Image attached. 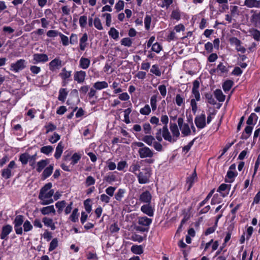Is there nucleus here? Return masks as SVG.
I'll return each instance as SVG.
<instances>
[{
    "label": "nucleus",
    "mask_w": 260,
    "mask_h": 260,
    "mask_svg": "<svg viewBox=\"0 0 260 260\" xmlns=\"http://www.w3.org/2000/svg\"><path fill=\"white\" fill-rule=\"evenodd\" d=\"M52 183L49 182L46 184L41 189L39 194V199L41 201V204L47 205L53 203L52 197L54 192L52 187Z\"/></svg>",
    "instance_id": "nucleus-1"
},
{
    "label": "nucleus",
    "mask_w": 260,
    "mask_h": 260,
    "mask_svg": "<svg viewBox=\"0 0 260 260\" xmlns=\"http://www.w3.org/2000/svg\"><path fill=\"white\" fill-rule=\"evenodd\" d=\"M155 138L159 142L162 141V138L166 141L171 143L175 142V139L172 138L170 132L169 131L168 125H164L162 128L157 129V132L155 134Z\"/></svg>",
    "instance_id": "nucleus-2"
},
{
    "label": "nucleus",
    "mask_w": 260,
    "mask_h": 260,
    "mask_svg": "<svg viewBox=\"0 0 260 260\" xmlns=\"http://www.w3.org/2000/svg\"><path fill=\"white\" fill-rule=\"evenodd\" d=\"M142 140L149 146H153L154 148L157 151H161L163 149L160 142L156 141L155 138L152 135H145Z\"/></svg>",
    "instance_id": "nucleus-3"
},
{
    "label": "nucleus",
    "mask_w": 260,
    "mask_h": 260,
    "mask_svg": "<svg viewBox=\"0 0 260 260\" xmlns=\"http://www.w3.org/2000/svg\"><path fill=\"white\" fill-rule=\"evenodd\" d=\"M150 176V171L148 168L142 169V171L137 174L139 183L140 184L147 183L149 181Z\"/></svg>",
    "instance_id": "nucleus-4"
},
{
    "label": "nucleus",
    "mask_w": 260,
    "mask_h": 260,
    "mask_svg": "<svg viewBox=\"0 0 260 260\" xmlns=\"http://www.w3.org/2000/svg\"><path fill=\"white\" fill-rule=\"evenodd\" d=\"M26 67V61L23 59L18 60L16 62L11 63L10 70L17 73L20 71L24 69Z\"/></svg>",
    "instance_id": "nucleus-5"
},
{
    "label": "nucleus",
    "mask_w": 260,
    "mask_h": 260,
    "mask_svg": "<svg viewBox=\"0 0 260 260\" xmlns=\"http://www.w3.org/2000/svg\"><path fill=\"white\" fill-rule=\"evenodd\" d=\"M24 221V217L21 215H19L16 216L13 223L14 224V229L16 233L18 235H22L23 233L21 225Z\"/></svg>",
    "instance_id": "nucleus-6"
},
{
    "label": "nucleus",
    "mask_w": 260,
    "mask_h": 260,
    "mask_svg": "<svg viewBox=\"0 0 260 260\" xmlns=\"http://www.w3.org/2000/svg\"><path fill=\"white\" fill-rule=\"evenodd\" d=\"M251 15L250 16V21L255 27L260 25V11L251 10L250 11Z\"/></svg>",
    "instance_id": "nucleus-7"
},
{
    "label": "nucleus",
    "mask_w": 260,
    "mask_h": 260,
    "mask_svg": "<svg viewBox=\"0 0 260 260\" xmlns=\"http://www.w3.org/2000/svg\"><path fill=\"white\" fill-rule=\"evenodd\" d=\"M138 153L141 158L146 157L151 158L153 157L154 155L153 151L147 146L143 148H140Z\"/></svg>",
    "instance_id": "nucleus-8"
},
{
    "label": "nucleus",
    "mask_w": 260,
    "mask_h": 260,
    "mask_svg": "<svg viewBox=\"0 0 260 260\" xmlns=\"http://www.w3.org/2000/svg\"><path fill=\"white\" fill-rule=\"evenodd\" d=\"M194 123L198 128L200 129L204 128L206 125L205 114L202 113L201 115L196 117Z\"/></svg>",
    "instance_id": "nucleus-9"
},
{
    "label": "nucleus",
    "mask_w": 260,
    "mask_h": 260,
    "mask_svg": "<svg viewBox=\"0 0 260 260\" xmlns=\"http://www.w3.org/2000/svg\"><path fill=\"white\" fill-rule=\"evenodd\" d=\"M12 226L10 224L4 225L2 228V232L0 234L1 239L7 240L8 239V235L12 231Z\"/></svg>",
    "instance_id": "nucleus-10"
},
{
    "label": "nucleus",
    "mask_w": 260,
    "mask_h": 260,
    "mask_svg": "<svg viewBox=\"0 0 260 260\" xmlns=\"http://www.w3.org/2000/svg\"><path fill=\"white\" fill-rule=\"evenodd\" d=\"M61 66L62 61L59 57L54 58L49 64V70L53 72L59 69Z\"/></svg>",
    "instance_id": "nucleus-11"
},
{
    "label": "nucleus",
    "mask_w": 260,
    "mask_h": 260,
    "mask_svg": "<svg viewBox=\"0 0 260 260\" xmlns=\"http://www.w3.org/2000/svg\"><path fill=\"white\" fill-rule=\"evenodd\" d=\"M86 73L85 71H79L75 72L74 75V80L78 83H83L85 80Z\"/></svg>",
    "instance_id": "nucleus-12"
},
{
    "label": "nucleus",
    "mask_w": 260,
    "mask_h": 260,
    "mask_svg": "<svg viewBox=\"0 0 260 260\" xmlns=\"http://www.w3.org/2000/svg\"><path fill=\"white\" fill-rule=\"evenodd\" d=\"M34 63L43 62H45L48 60V56L46 54L36 53L33 55Z\"/></svg>",
    "instance_id": "nucleus-13"
},
{
    "label": "nucleus",
    "mask_w": 260,
    "mask_h": 260,
    "mask_svg": "<svg viewBox=\"0 0 260 260\" xmlns=\"http://www.w3.org/2000/svg\"><path fill=\"white\" fill-rule=\"evenodd\" d=\"M170 128L172 134V138L175 139V142L177 140L180 136V132L177 125L175 123H170Z\"/></svg>",
    "instance_id": "nucleus-14"
},
{
    "label": "nucleus",
    "mask_w": 260,
    "mask_h": 260,
    "mask_svg": "<svg viewBox=\"0 0 260 260\" xmlns=\"http://www.w3.org/2000/svg\"><path fill=\"white\" fill-rule=\"evenodd\" d=\"M151 198L152 196L150 192L146 190L140 194L139 200L142 202L150 204Z\"/></svg>",
    "instance_id": "nucleus-15"
},
{
    "label": "nucleus",
    "mask_w": 260,
    "mask_h": 260,
    "mask_svg": "<svg viewBox=\"0 0 260 260\" xmlns=\"http://www.w3.org/2000/svg\"><path fill=\"white\" fill-rule=\"evenodd\" d=\"M244 4L249 8H260V0H245Z\"/></svg>",
    "instance_id": "nucleus-16"
},
{
    "label": "nucleus",
    "mask_w": 260,
    "mask_h": 260,
    "mask_svg": "<svg viewBox=\"0 0 260 260\" xmlns=\"http://www.w3.org/2000/svg\"><path fill=\"white\" fill-rule=\"evenodd\" d=\"M141 210L149 216H153L154 214L153 209L150 205V204H146L143 205L141 208Z\"/></svg>",
    "instance_id": "nucleus-17"
},
{
    "label": "nucleus",
    "mask_w": 260,
    "mask_h": 260,
    "mask_svg": "<svg viewBox=\"0 0 260 260\" xmlns=\"http://www.w3.org/2000/svg\"><path fill=\"white\" fill-rule=\"evenodd\" d=\"M88 35L86 33L83 34L79 40V47L81 51H84L87 46Z\"/></svg>",
    "instance_id": "nucleus-18"
},
{
    "label": "nucleus",
    "mask_w": 260,
    "mask_h": 260,
    "mask_svg": "<svg viewBox=\"0 0 260 260\" xmlns=\"http://www.w3.org/2000/svg\"><path fill=\"white\" fill-rule=\"evenodd\" d=\"M54 169V165L51 164L48 167L45 168L42 174V178L43 179H45L48 177H49L52 173L53 170Z\"/></svg>",
    "instance_id": "nucleus-19"
},
{
    "label": "nucleus",
    "mask_w": 260,
    "mask_h": 260,
    "mask_svg": "<svg viewBox=\"0 0 260 260\" xmlns=\"http://www.w3.org/2000/svg\"><path fill=\"white\" fill-rule=\"evenodd\" d=\"M40 211L43 215H48L49 214H55L56 211L53 205L46 206L40 209Z\"/></svg>",
    "instance_id": "nucleus-20"
},
{
    "label": "nucleus",
    "mask_w": 260,
    "mask_h": 260,
    "mask_svg": "<svg viewBox=\"0 0 260 260\" xmlns=\"http://www.w3.org/2000/svg\"><path fill=\"white\" fill-rule=\"evenodd\" d=\"M49 163L48 159H42L38 161L35 167L38 172L40 173L43 169L46 168Z\"/></svg>",
    "instance_id": "nucleus-21"
},
{
    "label": "nucleus",
    "mask_w": 260,
    "mask_h": 260,
    "mask_svg": "<svg viewBox=\"0 0 260 260\" xmlns=\"http://www.w3.org/2000/svg\"><path fill=\"white\" fill-rule=\"evenodd\" d=\"M138 220V224L145 226H149L152 222V219L146 216L139 217Z\"/></svg>",
    "instance_id": "nucleus-22"
},
{
    "label": "nucleus",
    "mask_w": 260,
    "mask_h": 260,
    "mask_svg": "<svg viewBox=\"0 0 260 260\" xmlns=\"http://www.w3.org/2000/svg\"><path fill=\"white\" fill-rule=\"evenodd\" d=\"M90 60L89 59L82 57L79 60V67L82 69H87L90 66Z\"/></svg>",
    "instance_id": "nucleus-23"
},
{
    "label": "nucleus",
    "mask_w": 260,
    "mask_h": 260,
    "mask_svg": "<svg viewBox=\"0 0 260 260\" xmlns=\"http://www.w3.org/2000/svg\"><path fill=\"white\" fill-rule=\"evenodd\" d=\"M93 86L96 90H102L107 88L108 84L106 81H98L94 83Z\"/></svg>",
    "instance_id": "nucleus-24"
},
{
    "label": "nucleus",
    "mask_w": 260,
    "mask_h": 260,
    "mask_svg": "<svg viewBox=\"0 0 260 260\" xmlns=\"http://www.w3.org/2000/svg\"><path fill=\"white\" fill-rule=\"evenodd\" d=\"M43 222L45 226L50 227L52 230L55 229V224L52 219L45 217L43 218Z\"/></svg>",
    "instance_id": "nucleus-25"
},
{
    "label": "nucleus",
    "mask_w": 260,
    "mask_h": 260,
    "mask_svg": "<svg viewBox=\"0 0 260 260\" xmlns=\"http://www.w3.org/2000/svg\"><path fill=\"white\" fill-rule=\"evenodd\" d=\"M63 145L62 142H60L58 144V145L56 148L54 157L56 159H58L60 157L63 151Z\"/></svg>",
    "instance_id": "nucleus-26"
},
{
    "label": "nucleus",
    "mask_w": 260,
    "mask_h": 260,
    "mask_svg": "<svg viewBox=\"0 0 260 260\" xmlns=\"http://www.w3.org/2000/svg\"><path fill=\"white\" fill-rule=\"evenodd\" d=\"M197 179V173L196 172V171H194L193 173L192 174V175L187 177L186 180V183L188 184V189H189L192 184L195 181H196Z\"/></svg>",
    "instance_id": "nucleus-27"
},
{
    "label": "nucleus",
    "mask_w": 260,
    "mask_h": 260,
    "mask_svg": "<svg viewBox=\"0 0 260 260\" xmlns=\"http://www.w3.org/2000/svg\"><path fill=\"white\" fill-rule=\"evenodd\" d=\"M68 92L66 88H60L59 91V95L58 100L60 101L64 102L68 95Z\"/></svg>",
    "instance_id": "nucleus-28"
},
{
    "label": "nucleus",
    "mask_w": 260,
    "mask_h": 260,
    "mask_svg": "<svg viewBox=\"0 0 260 260\" xmlns=\"http://www.w3.org/2000/svg\"><path fill=\"white\" fill-rule=\"evenodd\" d=\"M238 175L237 172H233V171H228L226 174V178L225 181L227 182H232L234 181V179Z\"/></svg>",
    "instance_id": "nucleus-29"
},
{
    "label": "nucleus",
    "mask_w": 260,
    "mask_h": 260,
    "mask_svg": "<svg viewBox=\"0 0 260 260\" xmlns=\"http://www.w3.org/2000/svg\"><path fill=\"white\" fill-rule=\"evenodd\" d=\"M214 93L215 96L219 102H222L225 100V96L220 89H216Z\"/></svg>",
    "instance_id": "nucleus-30"
},
{
    "label": "nucleus",
    "mask_w": 260,
    "mask_h": 260,
    "mask_svg": "<svg viewBox=\"0 0 260 260\" xmlns=\"http://www.w3.org/2000/svg\"><path fill=\"white\" fill-rule=\"evenodd\" d=\"M182 134L183 135V136H187L190 135L191 134V130L189 126V125L187 123H184V125L181 127L180 128Z\"/></svg>",
    "instance_id": "nucleus-31"
},
{
    "label": "nucleus",
    "mask_w": 260,
    "mask_h": 260,
    "mask_svg": "<svg viewBox=\"0 0 260 260\" xmlns=\"http://www.w3.org/2000/svg\"><path fill=\"white\" fill-rule=\"evenodd\" d=\"M30 155L28 153L21 154L19 157V160L23 165H26L29 160Z\"/></svg>",
    "instance_id": "nucleus-32"
},
{
    "label": "nucleus",
    "mask_w": 260,
    "mask_h": 260,
    "mask_svg": "<svg viewBox=\"0 0 260 260\" xmlns=\"http://www.w3.org/2000/svg\"><path fill=\"white\" fill-rule=\"evenodd\" d=\"M109 35L114 40L119 38V32L114 28L111 27L108 32Z\"/></svg>",
    "instance_id": "nucleus-33"
},
{
    "label": "nucleus",
    "mask_w": 260,
    "mask_h": 260,
    "mask_svg": "<svg viewBox=\"0 0 260 260\" xmlns=\"http://www.w3.org/2000/svg\"><path fill=\"white\" fill-rule=\"evenodd\" d=\"M233 82L232 80H228L225 81L222 85V88L225 92L229 91L233 85Z\"/></svg>",
    "instance_id": "nucleus-34"
},
{
    "label": "nucleus",
    "mask_w": 260,
    "mask_h": 260,
    "mask_svg": "<svg viewBox=\"0 0 260 260\" xmlns=\"http://www.w3.org/2000/svg\"><path fill=\"white\" fill-rule=\"evenodd\" d=\"M131 251L135 254H141L143 252V250L141 245H134L131 247Z\"/></svg>",
    "instance_id": "nucleus-35"
},
{
    "label": "nucleus",
    "mask_w": 260,
    "mask_h": 260,
    "mask_svg": "<svg viewBox=\"0 0 260 260\" xmlns=\"http://www.w3.org/2000/svg\"><path fill=\"white\" fill-rule=\"evenodd\" d=\"M66 202L65 201H59L55 204V206L57 208V212L59 214L62 212L63 208L66 206Z\"/></svg>",
    "instance_id": "nucleus-36"
},
{
    "label": "nucleus",
    "mask_w": 260,
    "mask_h": 260,
    "mask_svg": "<svg viewBox=\"0 0 260 260\" xmlns=\"http://www.w3.org/2000/svg\"><path fill=\"white\" fill-rule=\"evenodd\" d=\"M53 150V147L48 145L42 147L40 149V151L41 153H43L46 155H48L50 153L52 152Z\"/></svg>",
    "instance_id": "nucleus-37"
},
{
    "label": "nucleus",
    "mask_w": 260,
    "mask_h": 260,
    "mask_svg": "<svg viewBox=\"0 0 260 260\" xmlns=\"http://www.w3.org/2000/svg\"><path fill=\"white\" fill-rule=\"evenodd\" d=\"M71 74V71H68L66 68H63L61 70V72L59 74V76L63 80H66L70 77Z\"/></svg>",
    "instance_id": "nucleus-38"
},
{
    "label": "nucleus",
    "mask_w": 260,
    "mask_h": 260,
    "mask_svg": "<svg viewBox=\"0 0 260 260\" xmlns=\"http://www.w3.org/2000/svg\"><path fill=\"white\" fill-rule=\"evenodd\" d=\"M150 72L158 77L160 76L161 74V71L157 64H154L152 66L151 69H150Z\"/></svg>",
    "instance_id": "nucleus-39"
},
{
    "label": "nucleus",
    "mask_w": 260,
    "mask_h": 260,
    "mask_svg": "<svg viewBox=\"0 0 260 260\" xmlns=\"http://www.w3.org/2000/svg\"><path fill=\"white\" fill-rule=\"evenodd\" d=\"M216 71L220 73H225L228 72V68L223 63L220 62L217 67Z\"/></svg>",
    "instance_id": "nucleus-40"
},
{
    "label": "nucleus",
    "mask_w": 260,
    "mask_h": 260,
    "mask_svg": "<svg viewBox=\"0 0 260 260\" xmlns=\"http://www.w3.org/2000/svg\"><path fill=\"white\" fill-rule=\"evenodd\" d=\"M141 114L144 115H148L151 112V108L149 105H146L143 108L140 110Z\"/></svg>",
    "instance_id": "nucleus-41"
},
{
    "label": "nucleus",
    "mask_w": 260,
    "mask_h": 260,
    "mask_svg": "<svg viewBox=\"0 0 260 260\" xmlns=\"http://www.w3.org/2000/svg\"><path fill=\"white\" fill-rule=\"evenodd\" d=\"M104 180L109 183H111L116 181V176L112 173H110L104 178Z\"/></svg>",
    "instance_id": "nucleus-42"
},
{
    "label": "nucleus",
    "mask_w": 260,
    "mask_h": 260,
    "mask_svg": "<svg viewBox=\"0 0 260 260\" xmlns=\"http://www.w3.org/2000/svg\"><path fill=\"white\" fill-rule=\"evenodd\" d=\"M131 112H132V109L130 108H128L124 111V121L127 124H128L131 122L129 117V115L131 113Z\"/></svg>",
    "instance_id": "nucleus-43"
},
{
    "label": "nucleus",
    "mask_w": 260,
    "mask_h": 260,
    "mask_svg": "<svg viewBox=\"0 0 260 260\" xmlns=\"http://www.w3.org/2000/svg\"><path fill=\"white\" fill-rule=\"evenodd\" d=\"M12 170L9 168H6L3 170L2 175L5 179H8L10 178L12 175Z\"/></svg>",
    "instance_id": "nucleus-44"
},
{
    "label": "nucleus",
    "mask_w": 260,
    "mask_h": 260,
    "mask_svg": "<svg viewBox=\"0 0 260 260\" xmlns=\"http://www.w3.org/2000/svg\"><path fill=\"white\" fill-rule=\"evenodd\" d=\"M257 118H258V117H257V115L254 113H252L250 114V115L248 117L246 123L248 125L254 124L253 120L254 119L256 121Z\"/></svg>",
    "instance_id": "nucleus-45"
},
{
    "label": "nucleus",
    "mask_w": 260,
    "mask_h": 260,
    "mask_svg": "<svg viewBox=\"0 0 260 260\" xmlns=\"http://www.w3.org/2000/svg\"><path fill=\"white\" fill-rule=\"evenodd\" d=\"M250 125H249L245 127L244 131L246 135L243 134L242 136L243 139H247L250 136L252 131V127Z\"/></svg>",
    "instance_id": "nucleus-46"
},
{
    "label": "nucleus",
    "mask_w": 260,
    "mask_h": 260,
    "mask_svg": "<svg viewBox=\"0 0 260 260\" xmlns=\"http://www.w3.org/2000/svg\"><path fill=\"white\" fill-rule=\"evenodd\" d=\"M143 131L146 135H151V126L148 123H145L143 125Z\"/></svg>",
    "instance_id": "nucleus-47"
},
{
    "label": "nucleus",
    "mask_w": 260,
    "mask_h": 260,
    "mask_svg": "<svg viewBox=\"0 0 260 260\" xmlns=\"http://www.w3.org/2000/svg\"><path fill=\"white\" fill-rule=\"evenodd\" d=\"M78 210L77 208L74 209L70 218L74 222H76L78 219Z\"/></svg>",
    "instance_id": "nucleus-48"
},
{
    "label": "nucleus",
    "mask_w": 260,
    "mask_h": 260,
    "mask_svg": "<svg viewBox=\"0 0 260 260\" xmlns=\"http://www.w3.org/2000/svg\"><path fill=\"white\" fill-rule=\"evenodd\" d=\"M125 190L123 189H119L115 195V198L117 201H120L123 197Z\"/></svg>",
    "instance_id": "nucleus-49"
},
{
    "label": "nucleus",
    "mask_w": 260,
    "mask_h": 260,
    "mask_svg": "<svg viewBox=\"0 0 260 260\" xmlns=\"http://www.w3.org/2000/svg\"><path fill=\"white\" fill-rule=\"evenodd\" d=\"M37 156V153H36L34 155H30L29 158V162L30 166L32 167V168L34 169L36 167V157Z\"/></svg>",
    "instance_id": "nucleus-50"
},
{
    "label": "nucleus",
    "mask_w": 260,
    "mask_h": 260,
    "mask_svg": "<svg viewBox=\"0 0 260 260\" xmlns=\"http://www.w3.org/2000/svg\"><path fill=\"white\" fill-rule=\"evenodd\" d=\"M121 44L124 46L131 47L132 44V41L129 38H125L121 40Z\"/></svg>",
    "instance_id": "nucleus-51"
},
{
    "label": "nucleus",
    "mask_w": 260,
    "mask_h": 260,
    "mask_svg": "<svg viewBox=\"0 0 260 260\" xmlns=\"http://www.w3.org/2000/svg\"><path fill=\"white\" fill-rule=\"evenodd\" d=\"M58 246V240L57 238H54L52 239L50 243L49 250L51 251L55 249Z\"/></svg>",
    "instance_id": "nucleus-52"
},
{
    "label": "nucleus",
    "mask_w": 260,
    "mask_h": 260,
    "mask_svg": "<svg viewBox=\"0 0 260 260\" xmlns=\"http://www.w3.org/2000/svg\"><path fill=\"white\" fill-rule=\"evenodd\" d=\"M93 24L96 28L99 30H102L103 29L101 21L98 17H96L94 19Z\"/></svg>",
    "instance_id": "nucleus-53"
},
{
    "label": "nucleus",
    "mask_w": 260,
    "mask_h": 260,
    "mask_svg": "<svg viewBox=\"0 0 260 260\" xmlns=\"http://www.w3.org/2000/svg\"><path fill=\"white\" fill-rule=\"evenodd\" d=\"M140 169V165H139L138 162H136V163H133L130 167V171L133 173L136 174V172L137 171H139Z\"/></svg>",
    "instance_id": "nucleus-54"
},
{
    "label": "nucleus",
    "mask_w": 260,
    "mask_h": 260,
    "mask_svg": "<svg viewBox=\"0 0 260 260\" xmlns=\"http://www.w3.org/2000/svg\"><path fill=\"white\" fill-rule=\"evenodd\" d=\"M151 22V17L148 15H146L144 19L145 27L147 30L150 28V24Z\"/></svg>",
    "instance_id": "nucleus-55"
},
{
    "label": "nucleus",
    "mask_w": 260,
    "mask_h": 260,
    "mask_svg": "<svg viewBox=\"0 0 260 260\" xmlns=\"http://www.w3.org/2000/svg\"><path fill=\"white\" fill-rule=\"evenodd\" d=\"M81 155L79 154L75 153H74L71 157L72 162L71 164L73 165H75L78 162V161L80 159Z\"/></svg>",
    "instance_id": "nucleus-56"
},
{
    "label": "nucleus",
    "mask_w": 260,
    "mask_h": 260,
    "mask_svg": "<svg viewBox=\"0 0 260 260\" xmlns=\"http://www.w3.org/2000/svg\"><path fill=\"white\" fill-rule=\"evenodd\" d=\"M95 180L91 176H88L85 181V184L87 186H89L93 185L95 183Z\"/></svg>",
    "instance_id": "nucleus-57"
},
{
    "label": "nucleus",
    "mask_w": 260,
    "mask_h": 260,
    "mask_svg": "<svg viewBox=\"0 0 260 260\" xmlns=\"http://www.w3.org/2000/svg\"><path fill=\"white\" fill-rule=\"evenodd\" d=\"M24 231L25 232L30 231L32 229V225L28 220H26L23 223Z\"/></svg>",
    "instance_id": "nucleus-58"
},
{
    "label": "nucleus",
    "mask_w": 260,
    "mask_h": 260,
    "mask_svg": "<svg viewBox=\"0 0 260 260\" xmlns=\"http://www.w3.org/2000/svg\"><path fill=\"white\" fill-rule=\"evenodd\" d=\"M87 18L86 16H82L79 18V24L81 27H85L87 24Z\"/></svg>",
    "instance_id": "nucleus-59"
},
{
    "label": "nucleus",
    "mask_w": 260,
    "mask_h": 260,
    "mask_svg": "<svg viewBox=\"0 0 260 260\" xmlns=\"http://www.w3.org/2000/svg\"><path fill=\"white\" fill-rule=\"evenodd\" d=\"M205 97L208 100V102L211 105H215L216 104V101L213 98V95L210 93H207L205 94Z\"/></svg>",
    "instance_id": "nucleus-60"
},
{
    "label": "nucleus",
    "mask_w": 260,
    "mask_h": 260,
    "mask_svg": "<svg viewBox=\"0 0 260 260\" xmlns=\"http://www.w3.org/2000/svg\"><path fill=\"white\" fill-rule=\"evenodd\" d=\"M231 14L232 16L239 15V7L237 6H233L231 7Z\"/></svg>",
    "instance_id": "nucleus-61"
},
{
    "label": "nucleus",
    "mask_w": 260,
    "mask_h": 260,
    "mask_svg": "<svg viewBox=\"0 0 260 260\" xmlns=\"http://www.w3.org/2000/svg\"><path fill=\"white\" fill-rule=\"evenodd\" d=\"M151 50L158 53L162 50V47L159 43H155L152 45Z\"/></svg>",
    "instance_id": "nucleus-62"
},
{
    "label": "nucleus",
    "mask_w": 260,
    "mask_h": 260,
    "mask_svg": "<svg viewBox=\"0 0 260 260\" xmlns=\"http://www.w3.org/2000/svg\"><path fill=\"white\" fill-rule=\"evenodd\" d=\"M60 32L55 30H50L47 32V36L49 38H54L57 36H59Z\"/></svg>",
    "instance_id": "nucleus-63"
},
{
    "label": "nucleus",
    "mask_w": 260,
    "mask_h": 260,
    "mask_svg": "<svg viewBox=\"0 0 260 260\" xmlns=\"http://www.w3.org/2000/svg\"><path fill=\"white\" fill-rule=\"evenodd\" d=\"M251 32L254 40L256 41L260 40V31L259 30L257 29H253Z\"/></svg>",
    "instance_id": "nucleus-64"
}]
</instances>
